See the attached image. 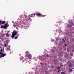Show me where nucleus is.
<instances>
[{
	"label": "nucleus",
	"mask_w": 74,
	"mask_h": 74,
	"mask_svg": "<svg viewBox=\"0 0 74 74\" xmlns=\"http://www.w3.org/2000/svg\"><path fill=\"white\" fill-rule=\"evenodd\" d=\"M17 34V32H16L15 30H14L12 34V38H14V36H15V35H16Z\"/></svg>",
	"instance_id": "obj_1"
},
{
	"label": "nucleus",
	"mask_w": 74,
	"mask_h": 74,
	"mask_svg": "<svg viewBox=\"0 0 74 74\" xmlns=\"http://www.w3.org/2000/svg\"><path fill=\"white\" fill-rule=\"evenodd\" d=\"M0 55H1L0 56V58H3L6 55V53L3 54V53L0 51Z\"/></svg>",
	"instance_id": "obj_2"
},
{
	"label": "nucleus",
	"mask_w": 74,
	"mask_h": 74,
	"mask_svg": "<svg viewBox=\"0 0 74 74\" xmlns=\"http://www.w3.org/2000/svg\"><path fill=\"white\" fill-rule=\"evenodd\" d=\"M73 25H74V23H73V21H71V25H70V24H69L68 26H69V27H71L72 26H73Z\"/></svg>",
	"instance_id": "obj_3"
},
{
	"label": "nucleus",
	"mask_w": 74,
	"mask_h": 74,
	"mask_svg": "<svg viewBox=\"0 0 74 74\" xmlns=\"http://www.w3.org/2000/svg\"><path fill=\"white\" fill-rule=\"evenodd\" d=\"M26 57H27L28 59H30L32 57V55L30 54H29L28 55H26Z\"/></svg>",
	"instance_id": "obj_4"
},
{
	"label": "nucleus",
	"mask_w": 74,
	"mask_h": 74,
	"mask_svg": "<svg viewBox=\"0 0 74 74\" xmlns=\"http://www.w3.org/2000/svg\"><path fill=\"white\" fill-rule=\"evenodd\" d=\"M36 15L38 16H42V15L41 14L39 13L36 14Z\"/></svg>",
	"instance_id": "obj_5"
},
{
	"label": "nucleus",
	"mask_w": 74,
	"mask_h": 74,
	"mask_svg": "<svg viewBox=\"0 0 74 74\" xmlns=\"http://www.w3.org/2000/svg\"><path fill=\"white\" fill-rule=\"evenodd\" d=\"M7 41L6 43L4 45L5 47H7V45H8V41H9V40H7Z\"/></svg>",
	"instance_id": "obj_6"
},
{
	"label": "nucleus",
	"mask_w": 74,
	"mask_h": 74,
	"mask_svg": "<svg viewBox=\"0 0 74 74\" xmlns=\"http://www.w3.org/2000/svg\"><path fill=\"white\" fill-rule=\"evenodd\" d=\"M8 26V25L7 24H5L4 26H3L4 29H7V28Z\"/></svg>",
	"instance_id": "obj_7"
},
{
	"label": "nucleus",
	"mask_w": 74,
	"mask_h": 74,
	"mask_svg": "<svg viewBox=\"0 0 74 74\" xmlns=\"http://www.w3.org/2000/svg\"><path fill=\"white\" fill-rule=\"evenodd\" d=\"M59 61V60L58 59H56L54 60V62L55 63H58Z\"/></svg>",
	"instance_id": "obj_8"
},
{
	"label": "nucleus",
	"mask_w": 74,
	"mask_h": 74,
	"mask_svg": "<svg viewBox=\"0 0 74 74\" xmlns=\"http://www.w3.org/2000/svg\"><path fill=\"white\" fill-rule=\"evenodd\" d=\"M72 71H73V69H69V71H68V73H71Z\"/></svg>",
	"instance_id": "obj_9"
},
{
	"label": "nucleus",
	"mask_w": 74,
	"mask_h": 74,
	"mask_svg": "<svg viewBox=\"0 0 74 74\" xmlns=\"http://www.w3.org/2000/svg\"><path fill=\"white\" fill-rule=\"evenodd\" d=\"M61 42V43H62V42H65V40H64V39H62Z\"/></svg>",
	"instance_id": "obj_10"
},
{
	"label": "nucleus",
	"mask_w": 74,
	"mask_h": 74,
	"mask_svg": "<svg viewBox=\"0 0 74 74\" xmlns=\"http://www.w3.org/2000/svg\"><path fill=\"white\" fill-rule=\"evenodd\" d=\"M69 67H71V68L72 67H73V64H69Z\"/></svg>",
	"instance_id": "obj_11"
},
{
	"label": "nucleus",
	"mask_w": 74,
	"mask_h": 74,
	"mask_svg": "<svg viewBox=\"0 0 74 74\" xmlns=\"http://www.w3.org/2000/svg\"><path fill=\"white\" fill-rule=\"evenodd\" d=\"M19 36V34H17L16 36L15 37L14 39H17V38H18V36Z\"/></svg>",
	"instance_id": "obj_12"
},
{
	"label": "nucleus",
	"mask_w": 74,
	"mask_h": 74,
	"mask_svg": "<svg viewBox=\"0 0 74 74\" xmlns=\"http://www.w3.org/2000/svg\"><path fill=\"white\" fill-rule=\"evenodd\" d=\"M46 57L45 56V55L44 54V55L42 56V59H44V58H45V57Z\"/></svg>",
	"instance_id": "obj_13"
},
{
	"label": "nucleus",
	"mask_w": 74,
	"mask_h": 74,
	"mask_svg": "<svg viewBox=\"0 0 74 74\" xmlns=\"http://www.w3.org/2000/svg\"><path fill=\"white\" fill-rule=\"evenodd\" d=\"M29 54V52L28 51H26L25 52V54L26 55L25 56H26V55H27H27H28Z\"/></svg>",
	"instance_id": "obj_14"
},
{
	"label": "nucleus",
	"mask_w": 74,
	"mask_h": 74,
	"mask_svg": "<svg viewBox=\"0 0 74 74\" xmlns=\"http://www.w3.org/2000/svg\"><path fill=\"white\" fill-rule=\"evenodd\" d=\"M31 17H32V16H31V15H29V19H30L31 18ZM32 17H34V16H32Z\"/></svg>",
	"instance_id": "obj_15"
},
{
	"label": "nucleus",
	"mask_w": 74,
	"mask_h": 74,
	"mask_svg": "<svg viewBox=\"0 0 74 74\" xmlns=\"http://www.w3.org/2000/svg\"><path fill=\"white\" fill-rule=\"evenodd\" d=\"M61 74H66V73L64 72H62Z\"/></svg>",
	"instance_id": "obj_16"
},
{
	"label": "nucleus",
	"mask_w": 74,
	"mask_h": 74,
	"mask_svg": "<svg viewBox=\"0 0 74 74\" xmlns=\"http://www.w3.org/2000/svg\"><path fill=\"white\" fill-rule=\"evenodd\" d=\"M21 60H23V57H21L20 59Z\"/></svg>",
	"instance_id": "obj_17"
},
{
	"label": "nucleus",
	"mask_w": 74,
	"mask_h": 74,
	"mask_svg": "<svg viewBox=\"0 0 74 74\" xmlns=\"http://www.w3.org/2000/svg\"><path fill=\"white\" fill-rule=\"evenodd\" d=\"M18 22L19 23H20L21 22V20H18Z\"/></svg>",
	"instance_id": "obj_18"
},
{
	"label": "nucleus",
	"mask_w": 74,
	"mask_h": 74,
	"mask_svg": "<svg viewBox=\"0 0 74 74\" xmlns=\"http://www.w3.org/2000/svg\"><path fill=\"white\" fill-rule=\"evenodd\" d=\"M70 55L71 56H73V54L72 53H70Z\"/></svg>",
	"instance_id": "obj_19"
},
{
	"label": "nucleus",
	"mask_w": 74,
	"mask_h": 74,
	"mask_svg": "<svg viewBox=\"0 0 74 74\" xmlns=\"http://www.w3.org/2000/svg\"><path fill=\"white\" fill-rule=\"evenodd\" d=\"M20 18H24V19L26 18V17H25V15L23 17H20Z\"/></svg>",
	"instance_id": "obj_20"
},
{
	"label": "nucleus",
	"mask_w": 74,
	"mask_h": 74,
	"mask_svg": "<svg viewBox=\"0 0 74 74\" xmlns=\"http://www.w3.org/2000/svg\"><path fill=\"white\" fill-rule=\"evenodd\" d=\"M5 21H3V22L2 21V23L3 25L5 23Z\"/></svg>",
	"instance_id": "obj_21"
},
{
	"label": "nucleus",
	"mask_w": 74,
	"mask_h": 74,
	"mask_svg": "<svg viewBox=\"0 0 74 74\" xmlns=\"http://www.w3.org/2000/svg\"><path fill=\"white\" fill-rule=\"evenodd\" d=\"M2 22H3V21L0 20V24H1L2 23Z\"/></svg>",
	"instance_id": "obj_22"
},
{
	"label": "nucleus",
	"mask_w": 74,
	"mask_h": 74,
	"mask_svg": "<svg viewBox=\"0 0 74 74\" xmlns=\"http://www.w3.org/2000/svg\"><path fill=\"white\" fill-rule=\"evenodd\" d=\"M3 27L4 28V26L3 25H2L1 27V29H3Z\"/></svg>",
	"instance_id": "obj_23"
},
{
	"label": "nucleus",
	"mask_w": 74,
	"mask_h": 74,
	"mask_svg": "<svg viewBox=\"0 0 74 74\" xmlns=\"http://www.w3.org/2000/svg\"><path fill=\"white\" fill-rule=\"evenodd\" d=\"M56 41H58V40H59V39L57 38H56Z\"/></svg>",
	"instance_id": "obj_24"
},
{
	"label": "nucleus",
	"mask_w": 74,
	"mask_h": 74,
	"mask_svg": "<svg viewBox=\"0 0 74 74\" xmlns=\"http://www.w3.org/2000/svg\"><path fill=\"white\" fill-rule=\"evenodd\" d=\"M6 35L7 37H8V33H6Z\"/></svg>",
	"instance_id": "obj_25"
},
{
	"label": "nucleus",
	"mask_w": 74,
	"mask_h": 74,
	"mask_svg": "<svg viewBox=\"0 0 74 74\" xmlns=\"http://www.w3.org/2000/svg\"><path fill=\"white\" fill-rule=\"evenodd\" d=\"M2 36H4L5 35V34H2Z\"/></svg>",
	"instance_id": "obj_26"
},
{
	"label": "nucleus",
	"mask_w": 74,
	"mask_h": 74,
	"mask_svg": "<svg viewBox=\"0 0 74 74\" xmlns=\"http://www.w3.org/2000/svg\"><path fill=\"white\" fill-rule=\"evenodd\" d=\"M64 46L65 47H67V44H65Z\"/></svg>",
	"instance_id": "obj_27"
},
{
	"label": "nucleus",
	"mask_w": 74,
	"mask_h": 74,
	"mask_svg": "<svg viewBox=\"0 0 74 74\" xmlns=\"http://www.w3.org/2000/svg\"><path fill=\"white\" fill-rule=\"evenodd\" d=\"M1 40L2 41H4V39H3V38H1Z\"/></svg>",
	"instance_id": "obj_28"
},
{
	"label": "nucleus",
	"mask_w": 74,
	"mask_h": 74,
	"mask_svg": "<svg viewBox=\"0 0 74 74\" xmlns=\"http://www.w3.org/2000/svg\"><path fill=\"white\" fill-rule=\"evenodd\" d=\"M0 51L1 52H2L3 51V49H1L0 50Z\"/></svg>",
	"instance_id": "obj_29"
},
{
	"label": "nucleus",
	"mask_w": 74,
	"mask_h": 74,
	"mask_svg": "<svg viewBox=\"0 0 74 74\" xmlns=\"http://www.w3.org/2000/svg\"><path fill=\"white\" fill-rule=\"evenodd\" d=\"M6 50L7 51H8V50H9V49H8V48H7L6 49Z\"/></svg>",
	"instance_id": "obj_30"
},
{
	"label": "nucleus",
	"mask_w": 74,
	"mask_h": 74,
	"mask_svg": "<svg viewBox=\"0 0 74 74\" xmlns=\"http://www.w3.org/2000/svg\"><path fill=\"white\" fill-rule=\"evenodd\" d=\"M58 45V43H56V45Z\"/></svg>",
	"instance_id": "obj_31"
},
{
	"label": "nucleus",
	"mask_w": 74,
	"mask_h": 74,
	"mask_svg": "<svg viewBox=\"0 0 74 74\" xmlns=\"http://www.w3.org/2000/svg\"><path fill=\"white\" fill-rule=\"evenodd\" d=\"M46 59H48V58H46Z\"/></svg>",
	"instance_id": "obj_32"
},
{
	"label": "nucleus",
	"mask_w": 74,
	"mask_h": 74,
	"mask_svg": "<svg viewBox=\"0 0 74 74\" xmlns=\"http://www.w3.org/2000/svg\"><path fill=\"white\" fill-rule=\"evenodd\" d=\"M60 71V70H58V72H59Z\"/></svg>",
	"instance_id": "obj_33"
},
{
	"label": "nucleus",
	"mask_w": 74,
	"mask_h": 74,
	"mask_svg": "<svg viewBox=\"0 0 74 74\" xmlns=\"http://www.w3.org/2000/svg\"><path fill=\"white\" fill-rule=\"evenodd\" d=\"M57 69H59V66L57 68Z\"/></svg>",
	"instance_id": "obj_34"
},
{
	"label": "nucleus",
	"mask_w": 74,
	"mask_h": 74,
	"mask_svg": "<svg viewBox=\"0 0 74 74\" xmlns=\"http://www.w3.org/2000/svg\"><path fill=\"white\" fill-rule=\"evenodd\" d=\"M5 38V40H7V38Z\"/></svg>",
	"instance_id": "obj_35"
},
{
	"label": "nucleus",
	"mask_w": 74,
	"mask_h": 74,
	"mask_svg": "<svg viewBox=\"0 0 74 74\" xmlns=\"http://www.w3.org/2000/svg\"><path fill=\"white\" fill-rule=\"evenodd\" d=\"M52 41H53V40H52Z\"/></svg>",
	"instance_id": "obj_36"
},
{
	"label": "nucleus",
	"mask_w": 74,
	"mask_h": 74,
	"mask_svg": "<svg viewBox=\"0 0 74 74\" xmlns=\"http://www.w3.org/2000/svg\"><path fill=\"white\" fill-rule=\"evenodd\" d=\"M34 15H36V14H34Z\"/></svg>",
	"instance_id": "obj_37"
},
{
	"label": "nucleus",
	"mask_w": 74,
	"mask_h": 74,
	"mask_svg": "<svg viewBox=\"0 0 74 74\" xmlns=\"http://www.w3.org/2000/svg\"><path fill=\"white\" fill-rule=\"evenodd\" d=\"M64 46H64V45L63 46V47H64Z\"/></svg>",
	"instance_id": "obj_38"
},
{
	"label": "nucleus",
	"mask_w": 74,
	"mask_h": 74,
	"mask_svg": "<svg viewBox=\"0 0 74 74\" xmlns=\"http://www.w3.org/2000/svg\"><path fill=\"white\" fill-rule=\"evenodd\" d=\"M14 27H15V25H14Z\"/></svg>",
	"instance_id": "obj_39"
},
{
	"label": "nucleus",
	"mask_w": 74,
	"mask_h": 74,
	"mask_svg": "<svg viewBox=\"0 0 74 74\" xmlns=\"http://www.w3.org/2000/svg\"><path fill=\"white\" fill-rule=\"evenodd\" d=\"M33 15V14H31V15Z\"/></svg>",
	"instance_id": "obj_40"
},
{
	"label": "nucleus",
	"mask_w": 74,
	"mask_h": 74,
	"mask_svg": "<svg viewBox=\"0 0 74 74\" xmlns=\"http://www.w3.org/2000/svg\"><path fill=\"white\" fill-rule=\"evenodd\" d=\"M67 63H68V62H66Z\"/></svg>",
	"instance_id": "obj_41"
},
{
	"label": "nucleus",
	"mask_w": 74,
	"mask_h": 74,
	"mask_svg": "<svg viewBox=\"0 0 74 74\" xmlns=\"http://www.w3.org/2000/svg\"><path fill=\"white\" fill-rule=\"evenodd\" d=\"M9 51H11V50L10 49V50H9Z\"/></svg>",
	"instance_id": "obj_42"
},
{
	"label": "nucleus",
	"mask_w": 74,
	"mask_h": 74,
	"mask_svg": "<svg viewBox=\"0 0 74 74\" xmlns=\"http://www.w3.org/2000/svg\"><path fill=\"white\" fill-rule=\"evenodd\" d=\"M10 54H11V53H10Z\"/></svg>",
	"instance_id": "obj_43"
},
{
	"label": "nucleus",
	"mask_w": 74,
	"mask_h": 74,
	"mask_svg": "<svg viewBox=\"0 0 74 74\" xmlns=\"http://www.w3.org/2000/svg\"><path fill=\"white\" fill-rule=\"evenodd\" d=\"M59 22H60V21H59Z\"/></svg>",
	"instance_id": "obj_44"
},
{
	"label": "nucleus",
	"mask_w": 74,
	"mask_h": 74,
	"mask_svg": "<svg viewBox=\"0 0 74 74\" xmlns=\"http://www.w3.org/2000/svg\"><path fill=\"white\" fill-rule=\"evenodd\" d=\"M62 66H63V65H62Z\"/></svg>",
	"instance_id": "obj_45"
}]
</instances>
